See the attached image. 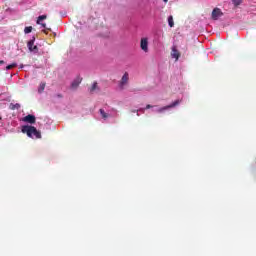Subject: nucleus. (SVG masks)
I'll use <instances>...</instances> for the list:
<instances>
[{
	"mask_svg": "<svg viewBox=\"0 0 256 256\" xmlns=\"http://www.w3.org/2000/svg\"><path fill=\"white\" fill-rule=\"evenodd\" d=\"M22 133H26L28 137H35V139H41V132L35 128V126H23Z\"/></svg>",
	"mask_w": 256,
	"mask_h": 256,
	"instance_id": "f257e3e1",
	"label": "nucleus"
},
{
	"mask_svg": "<svg viewBox=\"0 0 256 256\" xmlns=\"http://www.w3.org/2000/svg\"><path fill=\"white\" fill-rule=\"evenodd\" d=\"M140 48L144 53H149V39L148 38H141L140 40Z\"/></svg>",
	"mask_w": 256,
	"mask_h": 256,
	"instance_id": "f03ea898",
	"label": "nucleus"
},
{
	"mask_svg": "<svg viewBox=\"0 0 256 256\" xmlns=\"http://www.w3.org/2000/svg\"><path fill=\"white\" fill-rule=\"evenodd\" d=\"M180 103H181V100H176V101H174L173 103H171L167 106L159 108L157 110V113H163V111H167V109H173V107H177V105H179Z\"/></svg>",
	"mask_w": 256,
	"mask_h": 256,
	"instance_id": "7ed1b4c3",
	"label": "nucleus"
},
{
	"mask_svg": "<svg viewBox=\"0 0 256 256\" xmlns=\"http://www.w3.org/2000/svg\"><path fill=\"white\" fill-rule=\"evenodd\" d=\"M81 81H83V78L81 77H76L72 83H71V86H70V89H72V91H77L79 85H81Z\"/></svg>",
	"mask_w": 256,
	"mask_h": 256,
	"instance_id": "20e7f679",
	"label": "nucleus"
},
{
	"mask_svg": "<svg viewBox=\"0 0 256 256\" xmlns=\"http://www.w3.org/2000/svg\"><path fill=\"white\" fill-rule=\"evenodd\" d=\"M127 83H129V73L125 72L120 80V89H125Z\"/></svg>",
	"mask_w": 256,
	"mask_h": 256,
	"instance_id": "39448f33",
	"label": "nucleus"
},
{
	"mask_svg": "<svg viewBox=\"0 0 256 256\" xmlns=\"http://www.w3.org/2000/svg\"><path fill=\"white\" fill-rule=\"evenodd\" d=\"M223 16V12L221 11V9L219 8H214L212 11V19L214 21H217V19H219V17Z\"/></svg>",
	"mask_w": 256,
	"mask_h": 256,
	"instance_id": "423d86ee",
	"label": "nucleus"
},
{
	"mask_svg": "<svg viewBox=\"0 0 256 256\" xmlns=\"http://www.w3.org/2000/svg\"><path fill=\"white\" fill-rule=\"evenodd\" d=\"M171 57L176 61H179V57H181V53L177 50V46H173L171 50Z\"/></svg>",
	"mask_w": 256,
	"mask_h": 256,
	"instance_id": "0eeeda50",
	"label": "nucleus"
},
{
	"mask_svg": "<svg viewBox=\"0 0 256 256\" xmlns=\"http://www.w3.org/2000/svg\"><path fill=\"white\" fill-rule=\"evenodd\" d=\"M27 47H28L29 51H31L33 53H37V51H39V48H37V46H35V40L28 41Z\"/></svg>",
	"mask_w": 256,
	"mask_h": 256,
	"instance_id": "6e6552de",
	"label": "nucleus"
},
{
	"mask_svg": "<svg viewBox=\"0 0 256 256\" xmlns=\"http://www.w3.org/2000/svg\"><path fill=\"white\" fill-rule=\"evenodd\" d=\"M23 121H25V123H30L31 125H33L36 121L35 115L28 114L23 118Z\"/></svg>",
	"mask_w": 256,
	"mask_h": 256,
	"instance_id": "1a4fd4ad",
	"label": "nucleus"
},
{
	"mask_svg": "<svg viewBox=\"0 0 256 256\" xmlns=\"http://www.w3.org/2000/svg\"><path fill=\"white\" fill-rule=\"evenodd\" d=\"M9 109H11V111L19 110V109H21V104H19V103H16V104L11 103L9 105Z\"/></svg>",
	"mask_w": 256,
	"mask_h": 256,
	"instance_id": "9d476101",
	"label": "nucleus"
},
{
	"mask_svg": "<svg viewBox=\"0 0 256 256\" xmlns=\"http://www.w3.org/2000/svg\"><path fill=\"white\" fill-rule=\"evenodd\" d=\"M45 19H47V15H41L37 18V25H41V21H45Z\"/></svg>",
	"mask_w": 256,
	"mask_h": 256,
	"instance_id": "9b49d317",
	"label": "nucleus"
},
{
	"mask_svg": "<svg viewBox=\"0 0 256 256\" xmlns=\"http://www.w3.org/2000/svg\"><path fill=\"white\" fill-rule=\"evenodd\" d=\"M100 115L102 116V119H107L109 117V114H107V112H105V110L100 109Z\"/></svg>",
	"mask_w": 256,
	"mask_h": 256,
	"instance_id": "f8f14e48",
	"label": "nucleus"
},
{
	"mask_svg": "<svg viewBox=\"0 0 256 256\" xmlns=\"http://www.w3.org/2000/svg\"><path fill=\"white\" fill-rule=\"evenodd\" d=\"M168 25L169 27H175V22H173V16L168 17Z\"/></svg>",
	"mask_w": 256,
	"mask_h": 256,
	"instance_id": "ddd939ff",
	"label": "nucleus"
},
{
	"mask_svg": "<svg viewBox=\"0 0 256 256\" xmlns=\"http://www.w3.org/2000/svg\"><path fill=\"white\" fill-rule=\"evenodd\" d=\"M40 25H41V27H43V33H47V31H51V28H47V24H45V23H41L40 22Z\"/></svg>",
	"mask_w": 256,
	"mask_h": 256,
	"instance_id": "4468645a",
	"label": "nucleus"
},
{
	"mask_svg": "<svg viewBox=\"0 0 256 256\" xmlns=\"http://www.w3.org/2000/svg\"><path fill=\"white\" fill-rule=\"evenodd\" d=\"M232 3L234 5V7H239V5H241V3H243V0H232Z\"/></svg>",
	"mask_w": 256,
	"mask_h": 256,
	"instance_id": "2eb2a0df",
	"label": "nucleus"
},
{
	"mask_svg": "<svg viewBox=\"0 0 256 256\" xmlns=\"http://www.w3.org/2000/svg\"><path fill=\"white\" fill-rule=\"evenodd\" d=\"M15 67H17V63H12V64L6 66V71H9L11 69H15Z\"/></svg>",
	"mask_w": 256,
	"mask_h": 256,
	"instance_id": "dca6fc26",
	"label": "nucleus"
},
{
	"mask_svg": "<svg viewBox=\"0 0 256 256\" xmlns=\"http://www.w3.org/2000/svg\"><path fill=\"white\" fill-rule=\"evenodd\" d=\"M45 83H41L39 88H38V93H43V91H45Z\"/></svg>",
	"mask_w": 256,
	"mask_h": 256,
	"instance_id": "f3484780",
	"label": "nucleus"
},
{
	"mask_svg": "<svg viewBox=\"0 0 256 256\" xmlns=\"http://www.w3.org/2000/svg\"><path fill=\"white\" fill-rule=\"evenodd\" d=\"M31 31H33V27L32 26L25 27V29H24V33H26V34L31 33Z\"/></svg>",
	"mask_w": 256,
	"mask_h": 256,
	"instance_id": "a211bd4d",
	"label": "nucleus"
},
{
	"mask_svg": "<svg viewBox=\"0 0 256 256\" xmlns=\"http://www.w3.org/2000/svg\"><path fill=\"white\" fill-rule=\"evenodd\" d=\"M97 89V82H94L90 88V93H93Z\"/></svg>",
	"mask_w": 256,
	"mask_h": 256,
	"instance_id": "6ab92c4d",
	"label": "nucleus"
},
{
	"mask_svg": "<svg viewBox=\"0 0 256 256\" xmlns=\"http://www.w3.org/2000/svg\"><path fill=\"white\" fill-rule=\"evenodd\" d=\"M146 109H153V106L151 104H147Z\"/></svg>",
	"mask_w": 256,
	"mask_h": 256,
	"instance_id": "aec40b11",
	"label": "nucleus"
},
{
	"mask_svg": "<svg viewBox=\"0 0 256 256\" xmlns=\"http://www.w3.org/2000/svg\"><path fill=\"white\" fill-rule=\"evenodd\" d=\"M4 64H5V61L0 60V65H4Z\"/></svg>",
	"mask_w": 256,
	"mask_h": 256,
	"instance_id": "412c9836",
	"label": "nucleus"
},
{
	"mask_svg": "<svg viewBox=\"0 0 256 256\" xmlns=\"http://www.w3.org/2000/svg\"><path fill=\"white\" fill-rule=\"evenodd\" d=\"M164 1V3H167V1H169V0H163Z\"/></svg>",
	"mask_w": 256,
	"mask_h": 256,
	"instance_id": "4be33fe9",
	"label": "nucleus"
}]
</instances>
